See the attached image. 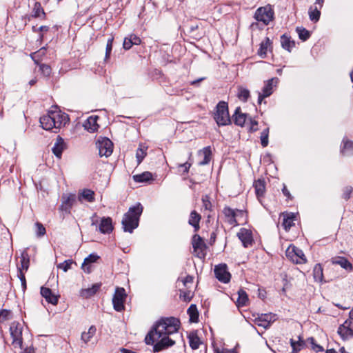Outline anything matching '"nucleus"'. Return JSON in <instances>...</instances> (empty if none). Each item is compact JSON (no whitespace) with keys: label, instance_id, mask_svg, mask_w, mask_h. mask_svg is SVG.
<instances>
[{"label":"nucleus","instance_id":"1","mask_svg":"<svg viewBox=\"0 0 353 353\" xmlns=\"http://www.w3.org/2000/svg\"><path fill=\"white\" fill-rule=\"evenodd\" d=\"M180 321L175 317H162L152 327L145 338L148 345H153L154 352H158L172 346L175 342L170 335L176 332Z\"/></svg>","mask_w":353,"mask_h":353},{"label":"nucleus","instance_id":"2","mask_svg":"<svg viewBox=\"0 0 353 353\" xmlns=\"http://www.w3.org/2000/svg\"><path fill=\"white\" fill-rule=\"evenodd\" d=\"M39 122L43 129L51 130L53 128L59 129L69 122L68 115L55 108L49 110L46 114L40 117Z\"/></svg>","mask_w":353,"mask_h":353},{"label":"nucleus","instance_id":"3","mask_svg":"<svg viewBox=\"0 0 353 353\" xmlns=\"http://www.w3.org/2000/svg\"><path fill=\"white\" fill-rule=\"evenodd\" d=\"M143 208L140 203L132 206L128 211L124 214L121 224L124 232L132 233L139 226L140 216L143 212Z\"/></svg>","mask_w":353,"mask_h":353},{"label":"nucleus","instance_id":"4","mask_svg":"<svg viewBox=\"0 0 353 353\" xmlns=\"http://www.w3.org/2000/svg\"><path fill=\"white\" fill-rule=\"evenodd\" d=\"M214 119L219 126H224L231 123L228 112V103L225 101H220L216 105V111L214 113Z\"/></svg>","mask_w":353,"mask_h":353},{"label":"nucleus","instance_id":"5","mask_svg":"<svg viewBox=\"0 0 353 353\" xmlns=\"http://www.w3.org/2000/svg\"><path fill=\"white\" fill-rule=\"evenodd\" d=\"M274 12L270 5L259 8L255 13L254 18L259 22H262L263 25L267 26L274 19Z\"/></svg>","mask_w":353,"mask_h":353},{"label":"nucleus","instance_id":"6","mask_svg":"<svg viewBox=\"0 0 353 353\" xmlns=\"http://www.w3.org/2000/svg\"><path fill=\"white\" fill-rule=\"evenodd\" d=\"M22 329L21 325L18 322L12 323L10 327L12 344L15 347H19L20 349H23Z\"/></svg>","mask_w":353,"mask_h":353},{"label":"nucleus","instance_id":"7","mask_svg":"<svg viewBox=\"0 0 353 353\" xmlns=\"http://www.w3.org/2000/svg\"><path fill=\"white\" fill-rule=\"evenodd\" d=\"M286 256L295 263H305L307 261L303 252L294 245L288 247L286 250Z\"/></svg>","mask_w":353,"mask_h":353},{"label":"nucleus","instance_id":"8","mask_svg":"<svg viewBox=\"0 0 353 353\" xmlns=\"http://www.w3.org/2000/svg\"><path fill=\"white\" fill-rule=\"evenodd\" d=\"M126 296L127 294L123 288H117L112 298L113 307L116 311L121 312L124 310Z\"/></svg>","mask_w":353,"mask_h":353},{"label":"nucleus","instance_id":"9","mask_svg":"<svg viewBox=\"0 0 353 353\" xmlns=\"http://www.w3.org/2000/svg\"><path fill=\"white\" fill-rule=\"evenodd\" d=\"M96 144L101 157L105 156L108 157L112 154L113 151V143L108 138L101 137L98 139Z\"/></svg>","mask_w":353,"mask_h":353},{"label":"nucleus","instance_id":"10","mask_svg":"<svg viewBox=\"0 0 353 353\" xmlns=\"http://www.w3.org/2000/svg\"><path fill=\"white\" fill-rule=\"evenodd\" d=\"M192 243L196 256L200 259L205 258L207 246L203 239L199 234H194L192 237Z\"/></svg>","mask_w":353,"mask_h":353},{"label":"nucleus","instance_id":"11","mask_svg":"<svg viewBox=\"0 0 353 353\" xmlns=\"http://www.w3.org/2000/svg\"><path fill=\"white\" fill-rule=\"evenodd\" d=\"M278 83L277 78H272L264 83V86L261 92H259L258 103H261L262 101L270 97L273 93L274 87L276 86Z\"/></svg>","mask_w":353,"mask_h":353},{"label":"nucleus","instance_id":"12","mask_svg":"<svg viewBox=\"0 0 353 353\" xmlns=\"http://www.w3.org/2000/svg\"><path fill=\"white\" fill-rule=\"evenodd\" d=\"M338 334L343 340L353 337V320L349 318L345 321V322L339 326Z\"/></svg>","mask_w":353,"mask_h":353},{"label":"nucleus","instance_id":"13","mask_svg":"<svg viewBox=\"0 0 353 353\" xmlns=\"http://www.w3.org/2000/svg\"><path fill=\"white\" fill-rule=\"evenodd\" d=\"M214 274L216 278L223 283H228L230 281L231 274L228 272L226 264H219L214 268Z\"/></svg>","mask_w":353,"mask_h":353},{"label":"nucleus","instance_id":"14","mask_svg":"<svg viewBox=\"0 0 353 353\" xmlns=\"http://www.w3.org/2000/svg\"><path fill=\"white\" fill-rule=\"evenodd\" d=\"M276 314L273 313L261 314L258 318L255 319V323L258 326L268 329L270 325L276 320Z\"/></svg>","mask_w":353,"mask_h":353},{"label":"nucleus","instance_id":"15","mask_svg":"<svg viewBox=\"0 0 353 353\" xmlns=\"http://www.w3.org/2000/svg\"><path fill=\"white\" fill-rule=\"evenodd\" d=\"M76 195L74 194H63L61 197V205H60V210L70 213V210L76 203Z\"/></svg>","mask_w":353,"mask_h":353},{"label":"nucleus","instance_id":"16","mask_svg":"<svg viewBox=\"0 0 353 353\" xmlns=\"http://www.w3.org/2000/svg\"><path fill=\"white\" fill-rule=\"evenodd\" d=\"M223 213L224 214L225 216L227 218L228 222L230 225H238V221L236 220V218L239 217V214H242L241 212V210L238 209H232L230 207H225L223 210Z\"/></svg>","mask_w":353,"mask_h":353},{"label":"nucleus","instance_id":"17","mask_svg":"<svg viewBox=\"0 0 353 353\" xmlns=\"http://www.w3.org/2000/svg\"><path fill=\"white\" fill-rule=\"evenodd\" d=\"M237 236L242 242V244L245 248H248L253 243L252 232L247 229H241L240 231L237 233Z\"/></svg>","mask_w":353,"mask_h":353},{"label":"nucleus","instance_id":"18","mask_svg":"<svg viewBox=\"0 0 353 353\" xmlns=\"http://www.w3.org/2000/svg\"><path fill=\"white\" fill-rule=\"evenodd\" d=\"M99 119V117L96 115L90 116L83 124L85 130L89 132H94L97 131L99 128V125L97 123Z\"/></svg>","mask_w":353,"mask_h":353},{"label":"nucleus","instance_id":"19","mask_svg":"<svg viewBox=\"0 0 353 353\" xmlns=\"http://www.w3.org/2000/svg\"><path fill=\"white\" fill-rule=\"evenodd\" d=\"M98 228L102 234H110L112 232L113 230L112 219L110 217H103L101 219Z\"/></svg>","mask_w":353,"mask_h":353},{"label":"nucleus","instance_id":"20","mask_svg":"<svg viewBox=\"0 0 353 353\" xmlns=\"http://www.w3.org/2000/svg\"><path fill=\"white\" fill-rule=\"evenodd\" d=\"M65 149V144L64 140L61 137L58 136L54 146L52 148L53 154L59 159H61L63 151Z\"/></svg>","mask_w":353,"mask_h":353},{"label":"nucleus","instance_id":"21","mask_svg":"<svg viewBox=\"0 0 353 353\" xmlns=\"http://www.w3.org/2000/svg\"><path fill=\"white\" fill-rule=\"evenodd\" d=\"M41 296L45 298L46 301L48 303L52 304V305H57L58 303V296L54 294L52 292V290L46 287H41Z\"/></svg>","mask_w":353,"mask_h":353},{"label":"nucleus","instance_id":"22","mask_svg":"<svg viewBox=\"0 0 353 353\" xmlns=\"http://www.w3.org/2000/svg\"><path fill=\"white\" fill-rule=\"evenodd\" d=\"M94 192L90 189H83L79 191L78 194V200L80 202L83 201L92 203L95 201Z\"/></svg>","mask_w":353,"mask_h":353},{"label":"nucleus","instance_id":"23","mask_svg":"<svg viewBox=\"0 0 353 353\" xmlns=\"http://www.w3.org/2000/svg\"><path fill=\"white\" fill-rule=\"evenodd\" d=\"M99 259V256L94 253L90 254L88 256H87L82 264V269L85 272L90 273L92 271L91 264L92 263L97 262V261Z\"/></svg>","mask_w":353,"mask_h":353},{"label":"nucleus","instance_id":"24","mask_svg":"<svg viewBox=\"0 0 353 353\" xmlns=\"http://www.w3.org/2000/svg\"><path fill=\"white\" fill-rule=\"evenodd\" d=\"M30 265V258L28 253L27 251L24 250L22 252L20 257V265H17L18 272H20V270L27 271L28 270Z\"/></svg>","mask_w":353,"mask_h":353},{"label":"nucleus","instance_id":"25","mask_svg":"<svg viewBox=\"0 0 353 353\" xmlns=\"http://www.w3.org/2000/svg\"><path fill=\"white\" fill-rule=\"evenodd\" d=\"M201 219V215L195 210L191 212L188 220V223L194 228L195 232L198 231L200 228L199 222Z\"/></svg>","mask_w":353,"mask_h":353},{"label":"nucleus","instance_id":"26","mask_svg":"<svg viewBox=\"0 0 353 353\" xmlns=\"http://www.w3.org/2000/svg\"><path fill=\"white\" fill-rule=\"evenodd\" d=\"M283 222L282 226L285 231H288L290 228L294 225L295 216L293 214H282Z\"/></svg>","mask_w":353,"mask_h":353},{"label":"nucleus","instance_id":"27","mask_svg":"<svg viewBox=\"0 0 353 353\" xmlns=\"http://www.w3.org/2000/svg\"><path fill=\"white\" fill-rule=\"evenodd\" d=\"M247 115L241 112V108L239 107L235 110L233 115V121L235 125L243 126L245 123Z\"/></svg>","mask_w":353,"mask_h":353},{"label":"nucleus","instance_id":"28","mask_svg":"<svg viewBox=\"0 0 353 353\" xmlns=\"http://www.w3.org/2000/svg\"><path fill=\"white\" fill-rule=\"evenodd\" d=\"M133 179L137 183H147L154 180L152 174L148 171L134 175Z\"/></svg>","mask_w":353,"mask_h":353},{"label":"nucleus","instance_id":"29","mask_svg":"<svg viewBox=\"0 0 353 353\" xmlns=\"http://www.w3.org/2000/svg\"><path fill=\"white\" fill-rule=\"evenodd\" d=\"M332 263L339 265L347 271L352 270V263L345 257L339 256L332 259Z\"/></svg>","mask_w":353,"mask_h":353},{"label":"nucleus","instance_id":"30","mask_svg":"<svg viewBox=\"0 0 353 353\" xmlns=\"http://www.w3.org/2000/svg\"><path fill=\"white\" fill-rule=\"evenodd\" d=\"M199 155H202L203 157V159L200 161L199 165H203L208 164L211 160V148L210 146L205 147L203 150L199 151Z\"/></svg>","mask_w":353,"mask_h":353},{"label":"nucleus","instance_id":"31","mask_svg":"<svg viewBox=\"0 0 353 353\" xmlns=\"http://www.w3.org/2000/svg\"><path fill=\"white\" fill-rule=\"evenodd\" d=\"M255 193L258 198L263 196L265 192V183L263 180L258 179L254 183Z\"/></svg>","mask_w":353,"mask_h":353},{"label":"nucleus","instance_id":"32","mask_svg":"<svg viewBox=\"0 0 353 353\" xmlns=\"http://www.w3.org/2000/svg\"><path fill=\"white\" fill-rule=\"evenodd\" d=\"M321 8H318L317 6H311L308 10V14L310 19L316 23L317 22L321 16Z\"/></svg>","mask_w":353,"mask_h":353},{"label":"nucleus","instance_id":"33","mask_svg":"<svg viewBox=\"0 0 353 353\" xmlns=\"http://www.w3.org/2000/svg\"><path fill=\"white\" fill-rule=\"evenodd\" d=\"M249 301L248 296L246 292L243 290L240 289L238 291V299L236 300V305L238 307H243L247 305Z\"/></svg>","mask_w":353,"mask_h":353},{"label":"nucleus","instance_id":"34","mask_svg":"<svg viewBox=\"0 0 353 353\" xmlns=\"http://www.w3.org/2000/svg\"><path fill=\"white\" fill-rule=\"evenodd\" d=\"M101 283H94L91 288L82 290L81 295L83 297L88 298L97 293L101 288Z\"/></svg>","mask_w":353,"mask_h":353},{"label":"nucleus","instance_id":"35","mask_svg":"<svg viewBox=\"0 0 353 353\" xmlns=\"http://www.w3.org/2000/svg\"><path fill=\"white\" fill-rule=\"evenodd\" d=\"M281 43L282 48L288 52H290L291 49L295 46V42L292 41L290 38L285 34H283L281 37Z\"/></svg>","mask_w":353,"mask_h":353},{"label":"nucleus","instance_id":"36","mask_svg":"<svg viewBox=\"0 0 353 353\" xmlns=\"http://www.w3.org/2000/svg\"><path fill=\"white\" fill-rule=\"evenodd\" d=\"M190 346L192 350H197L201 344V340L194 332H190L188 335Z\"/></svg>","mask_w":353,"mask_h":353},{"label":"nucleus","instance_id":"37","mask_svg":"<svg viewBox=\"0 0 353 353\" xmlns=\"http://www.w3.org/2000/svg\"><path fill=\"white\" fill-rule=\"evenodd\" d=\"M187 312L190 316V321L191 322L196 323L198 321L199 312L196 305L192 304L188 309Z\"/></svg>","mask_w":353,"mask_h":353},{"label":"nucleus","instance_id":"38","mask_svg":"<svg viewBox=\"0 0 353 353\" xmlns=\"http://www.w3.org/2000/svg\"><path fill=\"white\" fill-rule=\"evenodd\" d=\"M46 53V48L42 47L39 50L32 53L30 57L36 64H39V61L42 59V57L45 56Z\"/></svg>","mask_w":353,"mask_h":353},{"label":"nucleus","instance_id":"39","mask_svg":"<svg viewBox=\"0 0 353 353\" xmlns=\"http://www.w3.org/2000/svg\"><path fill=\"white\" fill-rule=\"evenodd\" d=\"M97 331V329L95 326L92 325L88 329V332H84L81 334V339L87 343L88 341H90V339L93 337V336L95 334Z\"/></svg>","mask_w":353,"mask_h":353},{"label":"nucleus","instance_id":"40","mask_svg":"<svg viewBox=\"0 0 353 353\" xmlns=\"http://www.w3.org/2000/svg\"><path fill=\"white\" fill-rule=\"evenodd\" d=\"M271 45V41L268 37H266L260 45L259 50V54L260 56H265L269 46Z\"/></svg>","mask_w":353,"mask_h":353},{"label":"nucleus","instance_id":"41","mask_svg":"<svg viewBox=\"0 0 353 353\" xmlns=\"http://www.w3.org/2000/svg\"><path fill=\"white\" fill-rule=\"evenodd\" d=\"M313 274L315 281L321 282L323 279V268L320 264H316L314 270Z\"/></svg>","mask_w":353,"mask_h":353},{"label":"nucleus","instance_id":"42","mask_svg":"<svg viewBox=\"0 0 353 353\" xmlns=\"http://www.w3.org/2000/svg\"><path fill=\"white\" fill-rule=\"evenodd\" d=\"M41 14H43V17H45L46 13L42 8L41 3L39 2H36L34 5L32 14L31 17L34 18H38L40 17Z\"/></svg>","mask_w":353,"mask_h":353},{"label":"nucleus","instance_id":"43","mask_svg":"<svg viewBox=\"0 0 353 353\" xmlns=\"http://www.w3.org/2000/svg\"><path fill=\"white\" fill-rule=\"evenodd\" d=\"M237 96L241 101L245 102L250 97V91L246 88L239 87Z\"/></svg>","mask_w":353,"mask_h":353},{"label":"nucleus","instance_id":"44","mask_svg":"<svg viewBox=\"0 0 353 353\" xmlns=\"http://www.w3.org/2000/svg\"><path fill=\"white\" fill-rule=\"evenodd\" d=\"M296 32L299 34V39L302 41H305L307 40L310 37V32L304 28L297 27Z\"/></svg>","mask_w":353,"mask_h":353},{"label":"nucleus","instance_id":"45","mask_svg":"<svg viewBox=\"0 0 353 353\" xmlns=\"http://www.w3.org/2000/svg\"><path fill=\"white\" fill-rule=\"evenodd\" d=\"M290 345H291V346L292 347L293 352L294 353H297L303 347L304 342L301 340L300 337H299V341H296L294 339H290Z\"/></svg>","mask_w":353,"mask_h":353},{"label":"nucleus","instance_id":"46","mask_svg":"<svg viewBox=\"0 0 353 353\" xmlns=\"http://www.w3.org/2000/svg\"><path fill=\"white\" fill-rule=\"evenodd\" d=\"M268 136H269V128H267L262 131L260 136L261 143L263 148H265L268 145Z\"/></svg>","mask_w":353,"mask_h":353},{"label":"nucleus","instance_id":"47","mask_svg":"<svg viewBox=\"0 0 353 353\" xmlns=\"http://www.w3.org/2000/svg\"><path fill=\"white\" fill-rule=\"evenodd\" d=\"M114 38L112 37L108 39L106 48H105V61H108L110 57L111 52L112 50V43H113Z\"/></svg>","mask_w":353,"mask_h":353},{"label":"nucleus","instance_id":"48","mask_svg":"<svg viewBox=\"0 0 353 353\" xmlns=\"http://www.w3.org/2000/svg\"><path fill=\"white\" fill-rule=\"evenodd\" d=\"M202 203H203V208L205 210L211 211L212 208V205L210 201V196L208 195H204L202 196Z\"/></svg>","mask_w":353,"mask_h":353},{"label":"nucleus","instance_id":"49","mask_svg":"<svg viewBox=\"0 0 353 353\" xmlns=\"http://www.w3.org/2000/svg\"><path fill=\"white\" fill-rule=\"evenodd\" d=\"M146 149H144L141 147L139 148L137 150V153H136V157H137V162L138 163H141V162L143 161V159H144L145 156L146 155Z\"/></svg>","mask_w":353,"mask_h":353},{"label":"nucleus","instance_id":"50","mask_svg":"<svg viewBox=\"0 0 353 353\" xmlns=\"http://www.w3.org/2000/svg\"><path fill=\"white\" fill-rule=\"evenodd\" d=\"M352 192H353V188L352 186L347 185V186L345 187L343 190L342 197L345 200L347 201L351 197V194H352Z\"/></svg>","mask_w":353,"mask_h":353},{"label":"nucleus","instance_id":"51","mask_svg":"<svg viewBox=\"0 0 353 353\" xmlns=\"http://www.w3.org/2000/svg\"><path fill=\"white\" fill-rule=\"evenodd\" d=\"M180 297L185 301H190L193 296L190 290H180Z\"/></svg>","mask_w":353,"mask_h":353},{"label":"nucleus","instance_id":"52","mask_svg":"<svg viewBox=\"0 0 353 353\" xmlns=\"http://www.w3.org/2000/svg\"><path fill=\"white\" fill-rule=\"evenodd\" d=\"M35 227L37 228L36 233H37V236L41 237V236H43L46 234V230L45 227L43 225V224H41L39 222H37L35 223Z\"/></svg>","mask_w":353,"mask_h":353},{"label":"nucleus","instance_id":"53","mask_svg":"<svg viewBox=\"0 0 353 353\" xmlns=\"http://www.w3.org/2000/svg\"><path fill=\"white\" fill-rule=\"evenodd\" d=\"M72 264V261L66 260L64 262L59 263L57 265V268L63 270L64 272H67L70 268Z\"/></svg>","mask_w":353,"mask_h":353},{"label":"nucleus","instance_id":"54","mask_svg":"<svg viewBox=\"0 0 353 353\" xmlns=\"http://www.w3.org/2000/svg\"><path fill=\"white\" fill-rule=\"evenodd\" d=\"M40 70L45 77H49L51 74V68L46 64H41Z\"/></svg>","mask_w":353,"mask_h":353},{"label":"nucleus","instance_id":"55","mask_svg":"<svg viewBox=\"0 0 353 353\" xmlns=\"http://www.w3.org/2000/svg\"><path fill=\"white\" fill-rule=\"evenodd\" d=\"M11 312L7 310L0 311V322H3L10 319Z\"/></svg>","mask_w":353,"mask_h":353},{"label":"nucleus","instance_id":"56","mask_svg":"<svg viewBox=\"0 0 353 353\" xmlns=\"http://www.w3.org/2000/svg\"><path fill=\"white\" fill-rule=\"evenodd\" d=\"M343 148L341 149V152H344L345 150H353V141L343 139Z\"/></svg>","mask_w":353,"mask_h":353},{"label":"nucleus","instance_id":"57","mask_svg":"<svg viewBox=\"0 0 353 353\" xmlns=\"http://www.w3.org/2000/svg\"><path fill=\"white\" fill-rule=\"evenodd\" d=\"M194 278L192 276L188 275L186 276L184 279L182 280V282L186 288H189V285H192L193 283Z\"/></svg>","mask_w":353,"mask_h":353},{"label":"nucleus","instance_id":"58","mask_svg":"<svg viewBox=\"0 0 353 353\" xmlns=\"http://www.w3.org/2000/svg\"><path fill=\"white\" fill-rule=\"evenodd\" d=\"M18 277L21 282V285L23 290H25L26 289V281L24 272L20 270V272H18Z\"/></svg>","mask_w":353,"mask_h":353},{"label":"nucleus","instance_id":"59","mask_svg":"<svg viewBox=\"0 0 353 353\" xmlns=\"http://www.w3.org/2000/svg\"><path fill=\"white\" fill-rule=\"evenodd\" d=\"M132 46H133V44H132V42L130 37H125L124 39V41H123V48L125 50H129L132 48Z\"/></svg>","mask_w":353,"mask_h":353},{"label":"nucleus","instance_id":"60","mask_svg":"<svg viewBox=\"0 0 353 353\" xmlns=\"http://www.w3.org/2000/svg\"><path fill=\"white\" fill-rule=\"evenodd\" d=\"M129 37H130L133 45H139L141 43V39L139 37H137V35L132 34Z\"/></svg>","mask_w":353,"mask_h":353},{"label":"nucleus","instance_id":"61","mask_svg":"<svg viewBox=\"0 0 353 353\" xmlns=\"http://www.w3.org/2000/svg\"><path fill=\"white\" fill-rule=\"evenodd\" d=\"M190 166H191V164L188 163V162H185L184 163L180 164L179 165V167L180 168L183 169V173H188Z\"/></svg>","mask_w":353,"mask_h":353},{"label":"nucleus","instance_id":"62","mask_svg":"<svg viewBox=\"0 0 353 353\" xmlns=\"http://www.w3.org/2000/svg\"><path fill=\"white\" fill-rule=\"evenodd\" d=\"M251 126L250 130L251 132H255L257 130L256 126L258 125V122L255 120L251 119L250 121Z\"/></svg>","mask_w":353,"mask_h":353},{"label":"nucleus","instance_id":"63","mask_svg":"<svg viewBox=\"0 0 353 353\" xmlns=\"http://www.w3.org/2000/svg\"><path fill=\"white\" fill-rule=\"evenodd\" d=\"M282 192L288 199H291V194L290 191L288 190L287 187L283 185V188H282Z\"/></svg>","mask_w":353,"mask_h":353},{"label":"nucleus","instance_id":"64","mask_svg":"<svg viewBox=\"0 0 353 353\" xmlns=\"http://www.w3.org/2000/svg\"><path fill=\"white\" fill-rule=\"evenodd\" d=\"M216 353H236V352L234 350H216Z\"/></svg>","mask_w":353,"mask_h":353}]
</instances>
